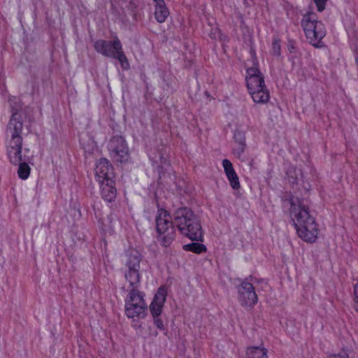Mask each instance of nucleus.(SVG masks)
Listing matches in <instances>:
<instances>
[{
    "label": "nucleus",
    "mask_w": 358,
    "mask_h": 358,
    "mask_svg": "<svg viewBox=\"0 0 358 358\" xmlns=\"http://www.w3.org/2000/svg\"><path fill=\"white\" fill-rule=\"evenodd\" d=\"M141 255L138 251L132 250L128 255L126 262L127 269L124 271V277L132 287L125 301V314L129 318L144 317L147 313V305L141 292L137 289L141 278Z\"/></svg>",
    "instance_id": "1"
},
{
    "label": "nucleus",
    "mask_w": 358,
    "mask_h": 358,
    "mask_svg": "<svg viewBox=\"0 0 358 358\" xmlns=\"http://www.w3.org/2000/svg\"><path fill=\"white\" fill-rule=\"evenodd\" d=\"M290 204V215L298 236L306 242H315L317 238L318 229L315 217L310 214L308 208L298 198H292Z\"/></svg>",
    "instance_id": "2"
},
{
    "label": "nucleus",
    "mask_w": 358,
    "mask_h": 358,
    "mask_svg": "<svg viewBox=\"0 0 358 358\" xmlns=\"http://www.w3.org/2000/svg\"><path fill=\"white\" fill-rule=\"evenodd\" d=\"M173 216L174 224L182 235L192 241H202L203 230L200 221L191 208H179Z\"/></svg>",
    "instance_id": "3"
},
{
    "label": "nucleus",
    "mask_w": 358,
    "mask_h": 358,
    "mask_svg": "<svg viewBox=\"0 0 358 358\" xmlns=\"http://www.w3.org/2000/svg\"><path fill=\"white\" fill-rule=\"evenodd\" d=\"M22 129L23 122L21 115L17 111L13 112L6 128L7 154L11 163H17L21 160L18 155L22 149Z\"/></svg>",
    "instance_id": "4"
},
{
    "label": "nucleus",
    "mask_w": 358,
    "mask_h": 358,
    "mask_svg": "<svg viewBox=\"0 0 358 358\" xmlns=\"http://www.w3.org/2000/svg\"><path fill=\"white\" fill-rule=\"evenodd\" d=\"M245 77L247 87L253 101L257 103H266L270 99L264 77L257 66L247 69Z\"/></svg>",
    "instance_id": "5"
},
{
    "label": "nucleus",
    "mask_w": 358,
    "mask_h": 358,
    "mask_svg": "<svg viewBox=\"0 0 358 358\" xmlns=\"http://www.w3.org/2000/svg\"><path fill=\"white\" fill-rule=\"evenodd\" d=\"M301 24L308 41L313 46L320 47L326 29L323 23L317 20L316 14L308 13L303 15Z\"/></svg>",
    "instance_id": "6"
},
{
    "label": "nucleus",
    "mask_w": 358,
    "mask_h": 358,
    "mask_svg": "<svg viewBox=\"0 0 358 358\" xmlns=\"http://www.w3.org/2000/svg\"><path fill=\"white\" fill-rule=\"evenodd\" d=\"M94 48L102 55L117 59L123 69H129V61L122 50V43L117 37L113 41L97 40Z\"/></svg>",
    "instance_id": "7"
},
{
    "label": "nucleus",
    "mask_w": 358,
    "mask_h": 358,
    "mask_svg": "<svg viewBox=\"0 0 358 358\" xmlns=\"http://www.w3.org/2000/svg\"><path fill=\"white\" fill-rule=\"evenodd\" d=\"M171 218V217L168 212L163 209L159 210L156 216L157 231L162 236V243L165 247L170 245L176 234Z\"/></svg>",
    "instance_id": "8"
},
{
    "label": "nucleus",
    "mask_w": 358,
    "mask_h": 358,
    "mask_svg": "<svg viewBox=\"0 0 358 358\" xmlns=\"http://www.w3.org/2000/svg\"><path fill=\"white\" fill-rule=\"evenodd\" d=\"M110 157L117 162L128 161L129 151L124 139L122 136L113 137L108 144Z\"/></svg>",
    "instance_id": "9"
},
{
    "label": "nucleus",
    "mask_w": 358,
    "mask_h": 358,
    "mask_svg": "<svg viewBox=\"0 0 358 358\" xmlns=\"http://www.w3.org/2000/svg\"><path fill=\"white\" fill-rule=\"evenodd\" d=\"M238 300L243 306L252 307L257 302V295L252 284L243 281L238 287Z\"/></svg>",
    "instance_id": "10"
},
{
    "label": "nucleus",
    "mask_w": 358,
    "mask_h": 358,
    "mask_svg": "<svg viewBox=\"0 0 358 358\" xmlns=\"http://www.w3.org/2000/svg\"><path fill=\"white\" fill-rule=\"evenodd\" d=\"M95 175L99 183L112 182L113 166L106 159H101L96 164Z\"/></svg>",
    "instance_id": "11"
},
{
    "label": "nucleus",
    "mask_w": 358,
    "mask_h": 358,
    "mask_svg": "<svg viewBox=\"0 0 358 358\" xmlns=\"http://www.w3.org/2000/svg\"><path fill=\"white\" fill-rule=\"evenodd\" d=\"M166 298V290L159 287L150 305V311L152 316L160 315Z\"/></svg>",
    "instance_id": "12"
},
{
    "label": "nucleus",
    "mask_w": 358,
    "mask_h": 358,
    "mask_svg": "<svg viewBox=\"0 0 358 358\" xmlns=\"http://www.w3.org/2000/svg\"><path fill=\"white\" fill-rule=\"evenodd\" d=\"M155 3V15L157 21L159 23L164 22L169 15V11L166 7L164 0H153Z\"/></svg>",
    "instance_id": "13"
},
{
    "label": "nucleus",
    "mask_w": 358,
    "mask_h": 358,
    "mask_svg": "<svg viewBox=\"0 0 358 358\" xmlns=\"http://www.w3.org/2000/svg\"><path fill=\"white\" fill-rule=\"evenodd\" d=\"M20 157L21 160L17 163H13L15 165H19V168L17 170V174L20 178L22 180H25L28 178L30 174V167L28 165L27 162H29V158L26 156H22V152L18 155Z\"/></svg>",
    "instance_id": "14"
},
{
    "label": "nucleus",
    "mask_w": 358,
    "mask_h": 358,
    "mask_svg": "<svg viewBox=\"0 0 358 358\" xmlns=\"http://www.w3.org/2000/svg\"><path fill=\"white\" fill-rule=\"evenodd\" d=\"M112 182L100 183L101 185V195L104 200L111 202L116 196V189L112 186Z\"/></svg>",
    "instance_id": "15"
},
{
    "label": "nucleus",
    "mask_w": 358,
    "mask_h": 358,
    "mask_svg": "<svg viewBox=\"0 0 358 358\" xmlns=\"http://www.w3.org/2000/svg\"><path fill=\"white\" fill-rule=\"evenodd\" d=\"M247 358H268L267 350L259 347L249 348L247 350Z\"/></svg>",
    "instance_id": "16"
},
{
    "label": "nucleus",
    "mask_w": 358,
    "mask_h": 358,
    "mask_svg": "<svg viewBox=\"0 0 358 358\" xmlns=\"http://www.w3.org/2000/svg\"><path fill=\"white\" fill-rule=\"evenodd\" d=\"M183 249L186 251L200 254L206 250V247L203 244L196 242L183 245Z\"/></svg>",
    "instance_id": "17"
},
{
    "label": "nucleus",
    "mask_w": 358,
    "mask_h": 358,
    "mask_svg": "<svg viewBox=\"0 0 358 358\" xmlns=\"http://www.w3.org/2000/svg\"><path fill=\"white\" fill-rule=\"evenodd\" d=\"M227 177L233 189H238L240 188L239 179L235 171H233V173L227 175Z\"/></svg>",
    "instance_id": "18"
},
{
    "label": "nucleus",
    "mask_w": 358,
    "mask_h": 358,
    "mask_svg": "<svg viewBox=\"0 0 358 358\" xmlns=\"http://www.w3.org/2000/svg\"><path fill=\"white\" fill-rule=\"evenodd\" d=\"M287 174L288 177L292 180H290V182L292 183L296 182L298 180L299 175L301 176V170H299V173H296V169L294 167H291L289 169V170L287 171Z\"/></svg>",
    "instance_id": "19"
},
{
    "label": "nucleus",
    "mask_w": 358,
    "mask_h": 358,
    "mask_svg": "<svg viewBox=\"0 0 358 358\" xmlns=\"http://www.w3.org/2000/svg\"><path fill=\"white\" fill-rule=\"evenodd\" d=\"M234 138L236 145L245 144V137L243 132L241 131H236L234 135Z\"/></svg>",
    "instance_id": "20"
},
{
    "label": "nucleus",
    "mask_w": 358,
    "mask_h": 358,
    "mask_svg": "<svg viewBox=\"0 0 358 358\" xmlns=\"http://www.w3.org/2000/svg\"><path fill=\"white\" fill-rule=\"evenodd\" d=\"M222 166L224 167L226 176L233 173V171H235L231 162L227 159L222 161Z\"/></svg>",
    "instance_id": "21"
},
{
    "label": "nucleus",
    "mask_w": 358,
    "mask_h": 358,
    "mask_svg": "<svg viewBox=\"0 0 358 358\" xmlns=\"http://www.w3.org/2000/svg\"><path fill=\"white\" fill-rule=\"evenodd\" d=\"M246 145H236V147L233 148V153L235 155L238 159H240L244 152Z\"/></svg>",
    "instance_id": "22"
},
{
    "label": "nucleus",
    "mask_w": 358,
    "mask_h": 358,
    "mask_svg": "<svg viewBox=\"0 0 358 358\" xmlns=\"http://www.w3.org/2000/svg\"><path fill=\"white\" fill-rule=\"evenodd\" d=\"M273 55L279 56L280 55V45L278 40H274L272 44Z\"/></svg>",
    "instance_id": "23"
},
{
    "label": "nucleus",
    "mask_w": 358,
    "mask_h": 358,
    "mask_svg": "<svg viewBox=\"0 0 358 358\" xmlns=\"http://www.w3.org/2000/svg\"><path fill=\"white\" fill-rule=\"evenodd\" d=\"M153 317V322L155 326L160 330L164 329V322L161 318H159V315L152 316Z\"/></svg>",
    "instance_id": "24"
},
{
    "label": "nucleus",
    "mask_w": 358,
    "mask_h": 358,
    "mask_svg": "<svg viewBox=\"0 0 358 358\" xmlns=\"http://www.w3.org/2000/svg\"><path fill=\"white\" fill-rule=\"evenodd\" d=\"M209 36L214 39L219 38L223 40V35L221 34L220 30L218 28H215L214 31H212Z\"/></svg>",
    "instance_id": "25"
},
{
    "label": "nucleus",
    "mask_w": 358,
    "mask_h": 358,
    "mask_svg": "<svg viewBox=\"0 0 358 358\" xmlns=\"http://www.w3.org/2000/svg\"><path fill=\"white\" fill-rule=\"evenodd\" d=\"M327 1V0H314L319 12H322L324 10Z\"/></svg>",
    "instance_id": "26"
},
{
    "label": "nucleus",
    "mask_w": 358,
    "mask_h": 358,
    "mask_svg": "<svg viewBox=\"0 0 358 358\" xmlns=\"http://www.w3.org/2000/svg\"><path fill=\"white\" fill-rule=\"evenodd\" d=\"M354 295L355 309L358 313V282L354 287Z\"/></svg>",
    "instance_id": "27"
},
{
    "label": "nucleus",
    "mask_w": 358,
    "mask_h": 358,
    "mask_svg": "<svg viewBox=\"0 0 358 358\" xmlns=\"http://www.w3.org/2000/svg\"><path fill=\"white\" fill-rule=\"evenodd\" d=\"M329 358H349V356L346 352L342 351L337 355H331Z\"/></svg>",
    "instance_id": "28"
},
{
    "label": "nucleus",
    "mask_w": 358,
    "mask_h": 358,
    "mask_svg": "<svg viewBox=\"0 0 358 358\" xmlns=\"http://www.w3.org/2000/svg\"><path fill=\"white\" fill-rule=\"evenodd\" d=\"M150 158H151V159H152L154 162H155V163H158V162H159V160L157 159V157H151V156H150Z\"/></svg>",
    "instance_id": "29"
},
{
    "label": "nucleus",
    "mask_w": 358,
    "mask_h": 358,
    "mask_svg": "<svg viewBox=\"0 0 358 358\" xmlns=\"http://www.w3.org/2000/svg\"><path fill=\"white\" fill-rule=\"evenodd\" d=\"M158 157H159V160L161 162V163H162V159H163V157H162V155L161 154H159V156H158Z\"/></svg>",
    "instance_id": "30"
},
{
    "label": "nucleus",
    "mask_w": 358,
    "mask_h": 358,
    "mask_svg": "<svg viewBox=\"0 0 358 358\" xmlns=\"http://www.w3.org/2000/svg\"><path fill=\"white\" fill-rule=\"evenodd\" d=\"M252 163H253V160H252V161L250 162V166H252Z\"/></svg>",
    "instance_id": "31"
},
{
    "label": "nucleus",
    "mask_w": 358,
    "mask_h": 358,
    "mask_svg": "<svg viewBox=\"0 0 358 358\" xmlns=\"http://www.w3.org/2000/svg\"><path fill=\"white\" fill-rule=\"evenodd\" d=\"M153 334L156 336H157L158 334L157 331H155Z\"/></svg>",
    "instance_id": "32"
}]
</instances>
